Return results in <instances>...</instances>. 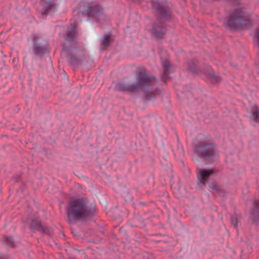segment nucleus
Listing matches in <instances>:
<instances>
[{
  "instance_id": "22",
  "label": "nucleus",
  "mask_w": 259,
  "mask_h": 259,
  "mask_svg": "<svg viewBox=\"0 0 259 259\" xmlns=\"http://www.w3.org/2000/svg\"><path fill=\"white\" fill-rule=\"evenodd\" d=\"M234 223V227L235 228H237V221L236 219H232V224H234V223Z\"/></svg>"
},
{
  "instance_id": "1",
  "label": "nucleus",
  "mask_w": 259,
  "mask_h": 259,
  "mask_svg": "<svg viewBox=\"0 0 259 259\" xmlns=\"http://www.w3.org/2000/svg\"><path fill=\"white\" fill-rule=\"evenodd\" d=\"M136 75V80L139 85L135 83L129 84L119 83L117 85L116 90L120 92L133 94L138 92L140 86L151 87L156 82V78L154 76L148 75L146 69L144 67L137 68Z\"/></svg>"
},
{
  "instance_id": "9",
  "label": "nucleus",
  "mask_w": 259,
  "mask_h": 259,
  "mask_svg": "<svg viewBox=\"0 0 259 259\" xmlns=\"http://www.w3.org/2000/svg\"><path fill=\"white\" fill-rule=\"evenodd\" d=\"M162 66L163 68L164 72L162 76V79L163 80V81L166 82L168 79V75L169 74V72L168 70L170 67V64L169 61L166 60H164L162 62Z\"/></svg>"
},
{
  "instance_id": "21",
  "label": "nucleus",
  "mask_w": 259,
  "mask_h": 259,
  "mask_svg": "<svg viewBox=\"0 0 259 259\" xmlns=\"http://www.w3.org/2000/svg\"><path fill=\"white\" fill-rule=\"evenodd\" d=\"M53 5H53V4H51L50 5H49V7H48V8H46L45 11V13L46 14H48V11H49V9H50L52 6H53Z\"/></svg>"
},
{
  "instance_id": "15",
  "label": "nucleus",
  "mask_w": 259,
  "mask_h": 259,
  "mask_svg": "<svg viewBox=\"0 0 259 259\" xmlns=\"http://www.w3.org/2000/svg\"><path fill=\"white\" fill-rule=\"evenodd\" d=\"M157 94H158L157 89H155V91L152 92L146 91L145 93V99L147 100H150L154 98Z\"/></svg>"
},
{
  "instance_id": "4",
  "label": "nucleus",
  "mask_w": 259,
  "mask_h": 259,
  "mask_svg": "<svg viewBox=\"0 0 259 259\" xmlns=\"http://www.w3.org/2000/svg\"><path fill=\"white\" fill-rule=\"evenodd\" d=\"M104 8L101 4L96 1H92L84 6L82 15L92 17L99 22V17L103 15Z\"/></svg>"
},
{
  "instance_id": "8",
  "label": "nucleus",
  "mask_w": 259,
  "mask_h": 259,
  "mask_svg": "<svg viewBox=\"0 0 259 259\" xmlns=\"http://www.w3.org/2000/svg\"><path fill=\"white\" fill-rule=\"evenodd\" d=\"M33 49L35 54H37V55H42L44 53H45V52L46 51H47L49 50L48 46H45L42 47V46H41L37 42L33 43Z\"/></svg>"
},
{
  "instance_id": "6",
  "label": "nucleus",
  "mask_w": 259,
  "mask_h": 259,
  "mask_svg": "<svg viewBox=\"0 0 259 259\" xmlns=\"http://www.w3.org/2000/svg\"><path fill=\"white\" fill-rule=\"evenodd\" d=\"M152 8L158 12L161 18L163 19L170 18V13L164 7L161 6L158 2H152Z\"/></svg>"
},
{
  "instance_id": "17",
  "label": "nucleus",
  "mask_w": 259,
  "mask_h": 259,
  "mask_svg": "<svg viewBox=\"0 0 259 259\" xmlns=\"http://www.w3.org/2000/svg\"><path fill=\"white\" fill-rule=\"evenodd\" d=\"M110 41V36L109 35H105L104 39L102 40V44L105 47H107L109 45Z\"/></svg>"
},
{
  "instance_id": "10",
  "label": "nucleus",
  "mask_w": 259,
  "mask_h": 259,
  "mask_svg": "<svg viewBox=\"0 0 259 259\" xmlns=\"http://www.w3.org/2000/svg\"><path fill=\"white\" fill-rule=\"evenodd\" d=\"M206 71H204V74L208 77H210L211 81L213 82H219L221 80V78L220 76H215L213 74V71L210 66H206Z\"/></svg>"
},
{
  "instance_id": "18",
  "label": "nucleus",
  "mask_w": 259,
  "mask_h": 259,
  "mask_svg": "<svg viewBox=\"0 0 259 259\" xmlns=\"http://www.w3.org/2000/svg\"><path fill=\"white\" fill-rule=\"evenodd\" d=\"M189 69L190 71L195 72L197 74H199V71L196 69L195 65L193 63L192 65H189Z\"/></svg>"
},
{
  "instance_id": "12",
  "label": "nucleus",
  "mask_w": 259,
  "mask_h": 259,
  "mask_svg": "<svg viewBox=\"0 0 259 259\" xmlns=\"http://www.w3.org/2000/svg\"><path fill=\"white\" fill-rule=\"evenodd\" d=\"M71 26V30L69 31L67 33V36L66 38V40L68 41H72L73 40L76 32V23H71L70 24Z\"/></svg>"
},
{
  "instance_id": "13",
  "label": "nucleus",
  "mask_w": 259,
  "mask_h": 259,
  "mask_svg": "<svg viewBox=\"0 0 259 259\" xmlns=\"http://www.w3.org/2000/svg\"><path fill=\"white\" fill-rule=\"evenodd\" d=\"M253 219L254 221L257 220L259 217V200H255L253 202V207L251 211Z\"/></svg>"
},
{
  "instance_id": "24",
  "label": "nucleus",
  "mask_w": 259,
  "mask_h": 259,
  "mask_svg": "<svg viewBox=\"0 0 259 259\" xmlns=\"http://www.w3.org/2000/svg\"><path fill=\"white\" fill-rule=\"evenodd\" d=\"M46 1H47V0H42V2H41V3H42V5H45V3L46 2Z\"/></svg>"
},
{
  "instance_id": "19",
  "label": "nucleus",
  "mask_w": 259,
  "mask_h": 259,
  "mask_svg": "<svg viewBox=\"0 0 259 259\" xmlns=\"http://www.w3.org/2000/svg\"><path fill=\"white\" fill-rule=\"evenodd\" d=\"M7 241H8V243L12 246V247H14L15 246V244H14V243L13 241V238L12 237H10L9 238H7Z\"/></svg>"
},
{
  "instance_id": "2",
  "label": "nucleus",
  "mask_w": 259,
  "mask_h": 259,
  "mask_svg": "<svg viewBox=\"0 0 259 259\" xmlns=\"http://www.w3.org/2000/svg\"><path fill=\"white\" fill-rule=\"evenodd\" d=\"M68 217L76 220L83 219L92 214L88 206L87 198H78L71 200L66 208Z\"/></svg>"
},
{
  "instance_id": "23",
  "label": "nucleus",
  "mask_w": 259,
  "mask_h": 259,
  "mask_svg": "<svg viewBox=\"0 0 259 259\" xmlns=\"http://www.w3.org/2000/svg\"><path fill=\"white\" fill-rule=\"evenodd\" d=\"M256 38H257V41L259 43V28L257 30Z\"/></svg>"
},
{
  "instance_id": "5",
  "label": "nucleus",
  "mask_w": 259,
  "mask_h": 259,
  "mask_svg": "<svg viewBox=\"0 0 259 259\" xmlns=\"http://www.w3.org/2000/svg\"><path fill=\"white\" fill-rule=\"evenodd\" d=\"M195 151L201 157H209L214 154L215 147L212 143L201 141L195 146Z\"/></svg>"
},
{
  "instance_id": "16",
  "label": "nucleus",
  "mask_w": 259,
  "mask_h": 259,
  "mask_svg": "<svg viewBox=\"0 0 259 259\" xmlns=\"http://www.w3.org/2000/svg\"><path fill=\"white\" fill-rule=\"evenodd\" d=\"M251 112L254 118V121L259 122V108L257 105H254L253 106Z\"/></svg>"
},
{
  "instance_id": "14",
  "label": "nucleus",
  "mask_w": 259,
  "mask_h": 259,
  "mask_svg": "<svg viewBox=\"0 0 259 259\" xmlns=\"http://www.w3.org/2000/svg\"><path fill=\"white\" fill-rule=\"evenodd\" d=\"M31 228L32 229H36L37 231L41 233H46V229L44 228L39 222L35 220H32L31 224Z\"/></svg>"
},
{
  "instance_id": "3",
  "label": "nucleus",
  "mask_w": 259,
  "mask_h": 259,
  "mask_svg": "<svg viewBox=\"0 0 259 259\" xmlns=\"http://www.w3.org/2000/svg\"><path fill=\"white\" fill-rule=\"evenodd\" d=\"M227 25L231 29H239L252 26L249 14L241 10H236L227 19Z\"/></svg>"
},
{
  "instance_id": "7",
  "label": "nucleus",
  "mask_w": 259,
  "mask_h": 259,
  "mask_svg": "<svg viewBox=\"0 0 259 259\" xmlns=\"http://www.w3.org/2000/svg\"><path fill=\"white\" fill-rule=\"evenodd\" d=\"M213 172L212 169H202L199 171L200 181L204 186L206 184V181H208L209 177Z\"/></svg>"
},
{
  "instance_id": "11",
  "label": "nucleus",
  "mask_w": 259,
  "mask_h": 259,
  "mask_svg": "<svg viewBox=\"0 0 259 259\" xmlns=\"http://www.w3.org/2000/svg\"><path fill=\"white\" fill-rule=\"evenodd\" d=\"M152 32L156 37L162 38L164 34L165 28L161 26H155L153 28Z\"/></svg>"
},
{
  "instance_id": "20",
  "label": "nucleus",
  "mask_w": 259,
  "mask_h": 259,
  "mask_svg": "<svg viewBox=\"0 0 259 259\" xmlns=\"http://www.w3.org/2000/svg\"><path fill=\"white\" fill-rule=\"evenodd\" d=\"M39 36L37 35H34L33 36V41L34 42H37V40H38Z\"/></svg>"
}]
</instances>
